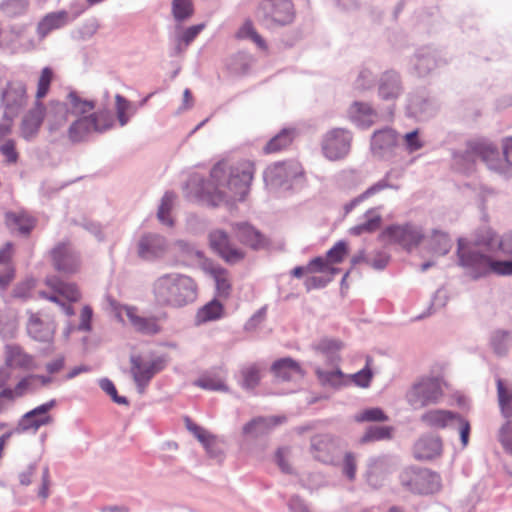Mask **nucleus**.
Listing matches in <instances>:
<instances>
[{
	"instance_id": "1",
	"label": "nucleus",
	"mask_w": 512,
	"mask_h": 512,
	"mask_svg": "<svg viewBox=\"0 0 512 512\" xmlns=\"http://www.w3.org/2000/svg\"><path fill=\"white\" fill-rule=\"evenodd\" d=\"M210 178L209 183L203 179L198 180L203 195L216 196L219 200L242 201L249 191L253 178V166L249 162L234 166L219 162L211 169Z\"/></svg>"
},
{
	"instance_id": "2",
	"label": "nucleus",
	"mask_w": 512,
	"mask_h": 512,
	"mask_svg": "<svg viewBox=\"0 0 512 512\" xmlns=\"http://www.w3.org/2000/svg\"><path fill=\"white\" fill-rule=\"evenodd\" d=\"M151 294L156 305L179 309L197 300L198 285L189 275L169 272L153 280Z\"/></svg>"
},
{
	"instance_id": "3",
	"label": "nucleus",
	"mask_w": 512,
	"mask_h": 512,
	"mask_svg": "<svg viewBox=\"0 0 512 512\" xmlns=\"http://www.w3.org/2000/svg\"><path fill=\"white\" fill-rule=\"evenodd\" d=\"M47 129L50 136L63 137L66 134L70 118L90 113L95 103L82 99L76 92L68 93L64 101L50 100L45 106Z\"/></svg>"
},
{
	"instance_id": "4",
	"label": "nucleus",
	"mask_w": 512,
	"mask_h": 512,
	"mask_svg": "<svg viewBox=\"0 0 512 512\" xmlns=\"http://www.w3.org/2000/svg\"><path fill=\"white\" fill-rule=\"evenodd\" d=\"M29 101L28 85L19 78H7L0 74V105L6 123L0 125L1 133L10 130L11 122L27 106Z\"/></svg>"
},
{
	"instance_id": "5",
	"label": "nucleus",
	"mask_w": 512,
	"mask_h": 512,
	"mask_svg": "<svg viewBox=\"0 0 512 512\" xmlns=\"http://www.w3.org/2000/svg\"><path fill=\"white\" fill-rule=\"evenodd\" d=\"M73 118L65 134L72 143L84 142L92 133H104L114 125L113 114L108 109Z\"/></svg>"
},
{
	"instance_id": "6",
	"label": "nucleus",
	"mask_w": 512,
	"mask_h": 512,
	"mask_svg": "<svg viewBox=\"0 0 512 512\" xmlns=\"http://www.w3.org/2000/svg\"><path fill=\"white\" fill-rule=\"evenodd\" d=\"M444 396V381L438 376H424L413 383L406 400L413 409L438 404Z\"/></svg>"
},
{
	"instance_id": "7",
	"label": "nucleus",
	"mask_w": 512,
	"mask_h": 512,
	"mask_svg": "<svg viewBox=\"0 0 512 512\" xmlns=\"http://www.w3.org/2000/svg\"><path fill=\"white\" fill-rule=\"evenodd\" d=\"M492 142L488 139L469 141L466 149L453 153V168L463 174H469L474 170L476 160L481 159L490 170V156L493 155Z\"/></svg>"
},
{
	"instance_id": "8",
	"label": "nucleus",
	"mask_w": 512,
	"mask_h": 512,
	"mask_svg": "<svg viewBox=\"0 0 512 512\" xmlns=\"http://www.w3.org/2000/svg\"><path fill=\"white\" fill-rule=\"evenodd\" d=\"M295 15L291 0H262L257 9V17L267 28L290 25Z\"/></svg>"
},
{
	"instance_id": "9",
	"label": "nucleus",
	"mask_w": 512,
	"mask_h": 512,
	"mask_svg": "<svg viewBox=\"0 0 512 512\" xmlns=\"http://www.w3.org/2000/svg\"><path fill=\"white\" fill-rule=\"evenodd\" d=\"M457 255L459 265L474 280L492 272L493 259L475 248L465 247L462 239L458 240Z\"/></svg>"
},
{
	"instance_id": "10",
	"label": "nucleus",
	"mask_w": 512,
	"mask_h": 512,
	"mask_svg": "<svg viewBox=\"0 0 512 512\" xmlns=\"http://www.w3.org/2000/svg\"><path fill=\"white\" fill-rule=\"evenodd\" d=\"M45 283L52 290V293L40 291L39 296L60 305L67 316L74 315L73 307L70 304H65L60 297L65 298L69 302L78 301L81 298L78 287L74 283L63 281L55 275L47 276Z\"/></svg>"
},
{
	"instance_id": "11",
	"label": "nucleus",
	"mask_w": 512,
	"mask_h": 512,
	"mask_svg": "<svg viewBox=\"0 0 512 512\" xmlns=\"http://www.w3.org/2000/svg\"><path fill=\"white\" fill-rule=\"evenodd\" d=\"M383 241L398 244L403 249L410 251L417 247L424 238L423 229L415 224L390 225L380 234Z\"/></svg>"
},
{
	"instance_id": "12",
	"label": "nucleus",
	"mask_w": 512,
	"mask_h": 512,
	"mask_svg": "<svg viewBox=\"0 0 512 512\" xmlns=\"http://www.w3.org/2000/svg\"><path fill=\"white\" fill-rule=\"evenodd\" d=\"M131 375L139 393H143L155 374L165 367V361L161 357L152 359L141 356H131Z\"/></svg>"
},
{
	"instance_id": "13",
	"label": "nucleus",
	"mask_w": 512,
	"mask_h": 512,
	"mask_svg": "<svg viewBox=\"0 0 512 512\" xmlns=\"http://www.w3.org/2000/svg\"><path fill=\"white\" fill-rule=\"evenodd\" d=\"M303 173L301 165L296 161L278 162L264 171L263 178L266 185L272 188H290L292 180Z\"/></svg>"
},
{
	"instance_id": "14",
	"label": "nucleus",
	"mask_w": 512,
	"mask_h": 512,
	"mask_svg": "<svg viewBox=\"0 0 512 512\" xmlns=\"http://www.w3.org/2000/svg\"><path fill=\"white\" fill-rule=\"evenodd\" d=\"M352 135L343 128L328 131L322 139L321 148L324 156L336 161L344 158L350 151Z\"/></svg>"
},
{
	"instance_id": "15",
	"label": "nucleus",
	"mask_w": 512,
	"mask_h": 512,
	"mask_svg": "<svg viewBox=\"0 0 512 512\" xmlns=\"http://www.w3.org/2000/svg\"><path fill=\"white\" fill-rule=\"evenodd\" d=\"M310 451L315 460L336 465L341 451L340 440L328 435H317L311 439Z\"/></svg>"
},
{
	"instance_id": "16",
	"label": "nucleus",
	"mask_w": 512,
	"mask_h": 512,
	"mask_svg": "<svg viewBox=\"0 0 512 512\" xmlns=\"http://www.w3.org/2000/svg\"><path fill=\"white\" fill-rule=\"evenodd\" d=\"M54 269L62 274H74L80 267V257L69 242H60L49 252Z\"/></svg>"
},
{
	"instance_id": "17",
	"label": "nucleus",
	"mask_w": 512,
	"mask_h": 512,
	"mask_svg": "<svg viewBox=\"0 0 512 512\" xmlns=\"http://www.w3.org/2000/svg\"><path fill=\"white\" fill-rule=\"evenodd\" d=\"M34 46L24 26L12 25L5 29L0 28V49L17 53L31 50Z\"/></svg>"
},
{
	"instance_id": "18",
	"label": "nucleus",
	"mask_w": 512,
	"mask_h": 512,
	"mask_svg": "<svg viewBox=\"0 0 512 512\" xmlns=\"http://www.w3.org/2000/svg\"><path fill=\"white\" fill-rule=\"evenodd\" d=\"M210 247L228 264H236L245 257L243 250L235 247L229 239L228 234L216 229L209 233Z\"/></svg>"
},
{
	"instance_id": "19",
	"label": "nucleus",
	"mask_w": 512,
	"mask_h": 512,
	"mask_svg": "<svg viewBox=\"0 0 512 512\" xmlns=\"http://www.w3.org/2000/svg\"><path fill=\"white\" fill-rule=\"evenodd\" d=\"M55 406L56 400L52 399L25 413L19 420L15 432L20 433L28 430H32L35 432L41 426L51 424L53 422V418L49 414V411Z\"/></svg>"
},
{
	"instance_id": "20",
	"label": "nucleus",
	"mask_w": 512,
	"mask_h": 512,
	"mask_svg": "<svg viewBox=\"0 0 512 512\" xmlns=\"http://www.w3.org/2000/svg\"><path fill=\"white\" fill-rule=\"evenodd\" d=\"M399 148V138L395 130L384 128L373 133L371 138V150L375 156L381 159H390Z\"/></svg>"
},
{
	"instance_id": "21",
	"label": "nucleus",
	"mask_w": 512,
	"mask_h": 512,
	"mask_svg": "<svg viewBox=\"0 0 512 512\" xmlns=\"http://www.w3.org/2000/svg\"><path fill=\"white\" fill-rule=\"evenodd\" d=\"M168 243L164 236L157 233H146L138 241V256L146 261L161 258L167 251Z\"/></svg>"
},
{
	"instance_id": "22",
	"label": "nucleus",
	"mask_w": 512,
	"mask_h": 512,
	"mask_svg": "<svg viewBox=\"0 0 512 512\" xmlns=\"http://www.w3.org/2000/svg\"><path fill=\"white\" fill-rule=\"evenodd\" d=\"M45 105L34 102L32 107L23 115L20 134L26 141L36 138L45 119Z\"/></svg>"
},
{
	"instance_id": "23",
	"label": "nucleus",
	"mask_w": 512,
	"mask_h": 512,
	"mask_svg": "<svg viewBox=\"0 0 512 512\" xmlns=\"http://www.w3.org/2000/svg\"><path fill=\"white\" fill-rule=\"evenodd\" d=\"M495 153L490 156V170L506 178L512 176V137L503 139L501 156L498 147L492 142Z\"/></svg>"
},
{
	"instance_id": "24",
	"label": "nucleus",
	"mask_w": 512,
	"mask_h": 512,
	"mask_svg": "<svg viewBox=\"0 0 512 512\" xmlns=\"http://www.w3.org/2000/svg\"><path fill=\"white\" fill-rule=\"evenodd\" d=\"M56 331V324L51 319H43L38 313H31L28 323V335L39 342H52Z\"/></svg>"
},
{
	"instance_id": "25",
	"label": "nucleus",
	"mask_w": 512,
	"mask_h": 512,
	"mask_svg": "<svg viewBox=\"0 0 512 512\" xmlns=\"http://www.w3.org/2000/svg\"><path fill=\"white\" fill-rule=\"evenodd\" d=\"M442 441L436 435H423L414 444L413 455L417 460L428 461L441 455Z\"/></svg>"
},
{
	"instance_id": "26",
	"label": "nucleus",
	"mask_w": 512,
	"mask_h": 512,
	"mask_svg": "<svg viewBox=\"0 0 512 512\" xmlns=\"http://www.w3.org/2000/svg\"><path fill=\"white\" fill-rule=\"evenodd\" d=\"M403 92L401 77L398 72H384L378 82V96L384 101H395Z\"/></svg>"
},
{
	"instance_id": "27",
	"label": "nucleus",
	"mask_w": 512,
	"mask_h": 512,
	"mask_svg": "<svg viewBox=\"0 0 512 512\" xmlns=\"http://www.w3.org/2000/svg\"><path fill=\"white\" fill-rule=\"evenodd\" d=\"M439 65L440 61L437 60L436 52L429 47L417 50L411 59L412 72L419 77L427 76Z\"/></svg>"
},
{
	"instance_id": "28",
	"label": "nucleus",
	"mask_w": 512,
	"mask_h": 512,
	"mask_svg": "<svg viewBox=\"0 0 512 512\" xmlns=\"http://www.w3.org/2000/svg\"><path fill=\"white\" fill-rule=\"evenodd\" d=\"M271 372L278 381L287 382L303 378L304 371L300 364L291 357L280 358L273 362Z\"/></svg>"
},
{
	"instance_id": "29",
	"label": "nucleus",
	"mask_w": 512,
	"mask_h": 512,
	"mask_svg": "<svg viewBox=\"0 0 512 512\" xmlns=\"http://www.w3.org/2000/svg\"><path fill=\"white\" fill-rule=\"evenodd\" d=\"M74 19L75 17H70L69 13L65 10L48 13L37 25L39 39L43 40L51 31L66 26Z\"/></svg>"
},
{
	"instance_id": "30",
	"label": "nucleus",
	"mask_w": 512,
	"mask_h": 512,
	"mask_svg": "<svg viewBox=\"0 0 512 512\" xmlns=\"http://www.w3.org/2000/svg\"><path fill=\"white\" fill-rule=\"evenodd\" d=\"M349 117L357 126L368 128L377 122L378 112L370 104L356 101L349 108Z\"/></svg>"
},
{
	"instance_id": "31",
	"label": "nucleus",
	"mask_w": 512,
	"mask_h": 512,
	"mask_svg": "<svg viewBox=\"0 0 512 512\" xmlns=\"http://www.w3.org/2000/svg\"><path fill=\"white\" fill-rule=\"evenodd\" d=\"M458 416L459 414L448 410L431 409L421 415L420 421L427 427L444 429L455 425Z\"/></svg>"
},
{
	"instance_id": "32",
	"label": "nucleus",
	"mask_w": 512,
	"mask_h": 512,
	"mask_svg": "<svg viewBox=\"0 0 512 512\" xmlns=\"http://www.w3.org/2000/svg\"><path fill=\"white\" fill-rule=\"evenodd\" d=\"M397 466V459L389 455L374 456L367 461L366 477L369 483L373 478L391 473Z\"/></svg>"
},
{
	"instance_id": "33",
	"label": "nucleus",
	"mask_w": 512,
	"mask_h": 512,
	"mask_svg": "<svg viewBox=\"0 0 512 512\" xmlns=\"http://www.w3.org/2000/svg\"><path fill=\"white\" fill-rule=\"evenodd\" d=\"M124 310L136 331L148 335H154L160 331V326L155 317H143L138 314L137 308L133 306H126Z\"/></svg>"
},
{
	"instance_id": "34",
	"label": "nucleus",
	"mask_w": 512,
	"mask_h": 512,
	"mask_svg": "<svg viewBox=\"0 0 512 512\" xmlns=\"http://www.w3.org/2000/svg\"><path fill=\"white\" fill-rule=\"evenodd\" d=\"M436 107L434 103L423 95H410L408 98L407 112L418 120H427L434 115Z\"/></svg>"
},
{
	"instance_id": "35",
	"label": "nucleus",
	"mask_w": 512,
	"mask_h": 512,
	"mask_svg": "<svg viewBox=\"0 0 512 512\" xmlns=\"http://www.w3.org/2000/svg\"><path fill=\"white\" fill-rule=\"evenodd\" d=\"M285 417H256L246 423L243 427V434L252 438H258L266 434L271 428L281 424Z\"/></svg>"
},
{
	"instance_id": "36",
	"label": "nucleus",
	"mask_w": 512,
	"mask_h": 512,
	"mask_svg": "<svg viewBox=\"0 0 512 512\" xmlns=\"http://www.w3.org/2000/svg\"><path fill=\"white\" fill-rule=\"evenodd\" d=\"M413 493L431 494L440 489V476L429 469H417Z\"/></svg>"
},
{
	"instance_id": "37",
	"label": "nucleus",
	"mask_w": 512,
	"mask_h": 512,
	"mask_svg": "<svg viewBox=\"0 0 512 512\" xmlns=\"http://www.w3.org/2000/svg\"><path fill=\"white\" fill-rule=\"evenodd\" d=\"M238 240L253 248L259 249L265 245L264 236L248 223H237L234 227Z\"/></svg>"
},
{
	"instance_id": "38",
	"label": "nucleus",
	"mask_w": 512,
	"mask_h": 512,
	"mask_svg": "<svg viewBox=\"0 0 512 512\" xmlns=\"http://www.w3.org/2000/svg\"><path fill=\"white\" fill-rule=\"evenodd\" d=\"M364 221L351 227L349 233L354 236H360L366 233L377 231L382 223V216L379 208H370L363 215Z\"/></svg>"
},
{
	"instance_id": "39",
	"label": "nucleus",
	"mask_w": 512,
	"mask_h": 512,
	"mask_svg": "<svg viewBox=\"0 0 512 512\" xmlns=\"http://www.w3.org/2000/svg\"><path fill=\"white\" fill-rule=\"evenodd\" d=\"M342 347L343 343L341 341L328 337H324L313 344L314 350L323 355L330 365H336L339 362V351Z\"/></svg>"
},
{
	"instance_id": "40",
	"label": "nucleus",
	"mask_w": 512,
	"mask_h": 512,
	"mask_svg": "<svg viewBox=\"0 0 512 512\" xmlns=\"http://www.w3.org/2000/svg\"><path fill=\"white\" fill-rule=\"evenodd\" d=\"M6 365L7 367L29 369L33 365V357L18 345H7Z\"/></svg>"
},
{
	"instance_id": "41",
	"label": "nucleus",
	"mask_w": 512,
	"mask_h": 512,
	"mask_svg": "<svg viewBox=\"0 0 512 512\" xmlns=\"http://www.w3.org/2000/svg\"><path fill=\"white\" fill-rule=\"evenodd\" d=\"M224 307L216 299L211 300L202 306L196 313L195 323L201 325L210 321H215L223 316Z\"/></svg>"
},
{
	"instance_id": "42",
	"label": "nucleus",
	"mask_w": 512,
	"mask_h": 512,
	"mask_svg": "<svg viewBox=\"0 0 512 512\" xmlns=\"http://www.w3.org/2000/svg\"><path fill=\"white\" fill-rule=\"evenodd\" d=\"M187 429L201 442L206 451L212 456L217 457L218 451L215 448L216 439L207 430L193 423L190 419L186 420Z\"/></svg>"
},
{
	"instance_id": "43",
	"label": "nucleus",
	"mask_w": 512,
	"mask_h": 512,
	"mask_svg": "<svg viewBox=\"0 0 512 512\" xmlns=\"http://www.w3.org/2000/svg\"><path fill=\"white\" fill-rule=\"evenodd\" d=\"M295 129L284 128L277 135L271 138L264 146L263 151L266 154L276 153L287 148L293 141Z\"/></svg>"
},
{
	"instance_id": "44",
	"label": "nucleus",
	"mask_w": 512,
	"mask_h": 512,
	"mask_svg": "<svg viewBox=\"0 0 512 512\" xmlns=\"http://www.w3.org/2000/svg\"><path fill=\"white\" fill-rule=\"evenodd\" d=\"M315 374L320 384L324 387L339 389L344 385V374L338 367L332 370H324L320 367H316Z\"/></svg>"
},
{
	"instance_id": "45",
	"label": "nucleus",
	"mask_w": 512,
	"mask_h": 512,
	"mask_svg": "<svg viewBox=\"0 0 512 512\" xmlns=\"http://www.w3.org/2000/svg\"><path fill=\"white\" fill-rule=\"evenodd\" d=\"M209 273L215 282L218 296L227 298L231 290L228 271L220 266H212L209 269Z\"/></svg>"
},
{
	"instance_id": "46",
	"label": "nucleus",
	"mask_w": 512,
	"mask_h": 512,
	"mask_svg": "<svg viewBox=\"0 0 512 512\" xmlns=\"http://www.w3.org/2000/svg\"><path fill=\"white\" fill-rule=\"evenodd\" d=\"M54 79V71L51 67L46 66L41 69L39 77L37 79V86L35 91V101L39 104H44L42 100L48 95L51 87V83Z\"/></svg>"
},
{
	"instance_id": "47",
	"label": "nucleus",
	"mask_w": 512,
	"mask_h": 512,
	"mask_svg": "<svg viewBox=\"0 0 512 512\" xmlns=\"http://www.w3.org/2000/svg\"><path fill=\"white\" fill-rule=\"evenodd\" d=\"M115 110L120 126H125L137 112V106L120 94L115 96Z\"/></svg>"
},
{
	"instance_id": "48",
	"label": "nucleus",
	"mask_w": 512,
	"mask_h": 512,
	"mask_svg": "<svg viewBox=\"0 0 512 512\" xmlns=\"http://www.w3.org/2000/svg\"><path fill=\"white\" fill-rule=\"evenodd\" d=\"M171 13L176 23L181 24L187 21L194 14L192 0H172Z\"/></svg>"
},
{
	"instance_id": "49",
	"label": "nucleus",
	"mask_w": 512,
	"mask_h": 512,
	"mask_svg": "<svg viewBox=\"0 0 512 512\" xmlns=\"http://www.w3.org/2000/svg\"><path fill=\"white\" fill-rule=\"evenodd\" d=\"M194 385L205 390L226 391L224 378L217 373H205L194 381Z\"/></svg>"
},
{
	"instance_id": "50",
	"label": "nucleus",
	"mask_w": 512,
	"mask_h": 512,
	"mask_svg": "<svg viewBox=\"0 0 512 512\" xmlns=\"http://www.w3.org/2000/svg\"><path fill=\"white\" fill-rule=\"evenodd\" d=\"M497 395L502 415L509 419L512 417V389L504 385L502 379L497 378Z\"/></svg>"
},
{
	"instance_id": "51",
	"label": "nucleus",
	"mask_w": 512,
	"mask_h": 512,
	"mask_svg": "<svg viewBox=\"0 0 512 512\" xmlns=\"http://www.w3.org/2000/svg\"><path fill=\"white\" fill-rule=\"evenodd\" d=\"M241 382L240 385L247 391L254 390L260 383V368L257 364H250L241 369Z\"/></svg>"
},
{
	"instance_id": "52",
	"label": "nucleus",
	"mask_w": 512,
	"mask_h": 512,
	"mask_svg": "<svg viewBox=\"0 0 512 512\" xmlns=\"http://www.w3.org/2000/svg\"><path fill=\"white\" fill-rule=\"evenodd\" d=\"M393 427L390 426H369L360 439L362 444L389 440L392 438Z\"/></svg>"
},
{
	"instance_id": "53",
	"label": "nucleus",
	"mask_w": 512,
	"mask_h": 512,
	"mask_svg": "<svg viewBox=\"0 0 512 512\" xmlns=\"http://www.w3.org/2000/svg\"><path fill=\"white\" fill-rule=\"evenodd\" d=\"M6 221L9 226L14 227L23 235L29 234L34 227L33 218L23 213H7Z\"/></svg>"
},
{
	"instance_id": "54",
	"label": "nucleus",
	"mask_w": 512,
	"mask_h": 512,
	"mask_svg": "<svg viewBox=\"0 0 512 512\" xmlns=\"http://www.w3.org/2000/svg\"><path fill=\"white\" fill-rule=\"evenodd\" d=\"M174 199H175V194L173 192L167 191L161 199V203L159 205L158 212H157V217H158L159 221L162 224L169 226V227L173 226V224H174L173 219L170 216V212L173 207Z\"/></svg>"
},
{
	"instance_id": "55",
	"label": "nucleus",
	"mask_w": 512,
	"mask_h": 512,
	"mask_svg": "<svg viewBox=\"0 0 512 512\" xmlns=\"http://www.w3.org/2000/svg\"><path fill=\"white\" fill-rule=\"evenodd\" d=\"M511 344V335L510 332L505 330L495 331L491 336V346L494 352L503 356L507 353Z\"/></svg>"
},
{
	"instance_id": "56",
	"label": "nucleus",
	"mask_w": 512,
	"mask_h": 512,
	"mask_svg": "<svg viewBox=\"0 0 512 512\" xmlns=\"http://www.w3.org/2000/svg\"><path fill=\"white\" fill-rule=\"evenodd\" d=\"M431 245L434 253L443 256L450 251L452 242L446 233L434 230L432 234Z\"/></svg>"
},
{
	"instance_id": "57",
	"label": "nucleus",
	"mask_w": 512,
	"mask_h": 512,
	"mask_svg": "<svg viewBox=\"0 0 512 512\" xmlns=\"http://www.w3.org/2000/svg\"><path fill=\"white\" fill-rule=\"evenodd\" d=\"M28 7L27 0H3L1 10L9 17H17L25 13Z\"/></svg>"
},
{
	"instance_id": "58",
	"label": "nucleus",
	"mask_w": 512,
	"mask_h": 512,
	"mask_svg": "<svg viewBox=\"0 0 512 512\" xmlns=\"http://www.w3.org/2000/svg\"><path fill=\"white\" fill-rule=\"evenodd\" d=\"M449 301V294L447 290L444 288H439L433 295L431 299L430 306L428 308L427 314H421L416 317L417 320L423 319L427 315H431L432 313L436 312L437 310L443 308L446 306L447 302Z\"/></svg>"
},
{
	"instance_id": "59",
	"label": "nucleus",
	"mask_w": 512,
	"mask_h": 512,
	"mask_svg": "<svg viewBox=\"0 0 512 512\" xmlns=\"http://www.w3.org/2000/svg\"><path fill=\"white\" fill-rule=\"evenodd\" d=\"M355 420L357 422H385L388 420V416L381 408L374 407L357 414Z\"/></svg>"
},
{
	"instance_id": "60",
	"label": "nucleus",
	"mask_w": 512,
	"mask_h": 512,
	"mask_svg": "<svg viewBox=\"0 0 512 512\" xmlns=\"http://www.w3.org/2000/svg\"><path fill=\"white\" fill-rule=\"evenodd\" d=\"M251 62L252 58L249 55L238 53L232 58L229 68L235 74H244L249 70Z\"/></svg>"
},
{
	"instance_id": "61",
	"label": "nucleus",
	"mask_w": 512,
	"mask_h": 512,
	"mask_svg": "<svg viewBox=\"0 0 512 512\" xmlns=\"http://www.w3.org/2000/svg\"><path fill=\"white\" fill-rule=\"evenodd\" d=\"M291 449L289 447H281L275 453V461L283 473L293 474L294 469L289 463Z\"/></svg>"
},
{
	"instance_id": "62",
	"label": "nucleus",
	"mask_w": 512,
	"mask_h": 512,
	"mask_svg": "<svg viewBox=\"0 0 512 512\" xmlns=\"http://www.w3.org/2000/svg\"><path fill=\"white\" fill-rule=\"evenodd\" d=\"M375 76L373 72L367 68L360 70L355 82L354 87L359 91H365L373 87Z\"/></svg>"
},
{
	"instance_id": "63",
	"label": "nucleus",
	"mask_w": 512,
	"mask_h": 512,
	"mask_svg": "<svg viewBox=\"0 0 512 512\" xmlns=\"http://www.w3.org/2000/svg\"><path fill=\"white\" fill-rule=\"evenodd\" d=\"M174 247L181 253L183 257L188 259H201L203 253L197 249L192 243L185 240H177Z\"/></svg>"
},
{
	"instance_id": "64",
	"label": "nucleus",
	"mask_w": 512,
	"mask_h": 512,
	"mask_svg": "<svg viewBox=\"0 0 512 512\" xmlns=\"http://www.w3.org/2000/svg\"><path fill=\"white\" fill-rule=\"evenodd\" d=\"M498 438L505 451L512 455V426L509 420L500 428Z\"/></svg>"
}]
</instances>
